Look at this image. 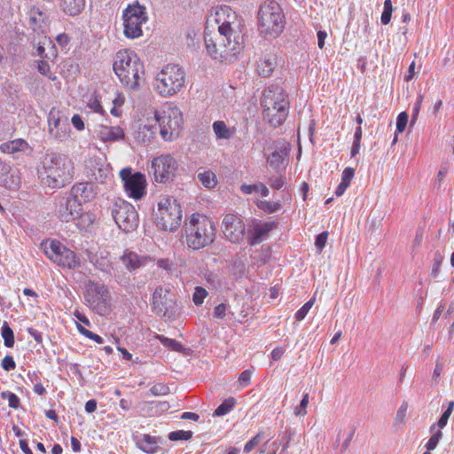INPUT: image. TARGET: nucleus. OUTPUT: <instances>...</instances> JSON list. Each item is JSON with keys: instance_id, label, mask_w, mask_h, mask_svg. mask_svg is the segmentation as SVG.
<instances>
[{"instance_id": "nucleus-1", "label": "nucleus", "mask_w": 454, "mask_h": 454, "mask_svg": "<svg viewBox=\"0 0 454 454\" xmlns=\"http://www.w3.org/2000/svg\"><path fill=\"white\" fill-rule=\"evenodd\" d=\"M204 39L208 54L214 59L221 61L235 57L243 49L244 44L243 36L240 34L222 30L220 27L213 33L207 27Z\"/></svg>"}, {"instance_id": "nucleus-2", "label": "nucleus", "mask_w": 454, "mask_h": 454, "mask_svg": "<svg viewBox=\"0 0 454 454\" xmlns=\"http://www.w3.org/2000/svg\"><path fill=\"white\" fill-rule=\"evenodd\" d=\"M39 174L48 187L59 189L72 181L74 164L67 156L51 153L46 154Z\"/></svg>"}, {"instance_id": "nucleus-3", "label": "nucleus", "mask_w": 454, "mask_h": 454, "mask_svg": "<svg viewBox=\"0 0 454 454\" xmlns=\"http://www.w3.org/2000/svg\"><path fill=\"white\" fill-rule=\"evenodd\" d=\"M113 68L120 82L131 90H138L144 82V65L130 51H119L114 57Z\"/></svg>"}, {"instance_id": "nucleus-4", "label": "nucleus", "mask_w": 454, "mask_h": 454, "mask_svg": "<svg viewBox=\"0 0 454 454\" xmlns=\"http://www.w3.org/2000/svg\"><path fill=\"white\" fill-rule=\"evenodd\" d=\"M184 236L188 247L202 249L211 245L216 234L215 223L201 214H193L184 223Z\"/></svg>"}, {"instance_id": "nucleus-5", "label": "nucleus", "mask_w": 454, "mask_h": 454, "mask_svg": "<svg viewBox=\"0 0 454 454\" xmlns=\"http://www.w3.org/2000/svg\"><path fill=\"white\" fill-rule=\"evenodd\" d=\"M289 104L287 95L279 85H270L263 91L261 106L270 126L277 128L283 124L289 114Z\"/></svg>"}, {"instance_id": "nucleus-6", "label": "nucleus", "mask_w": 454, "mask_h": 454, "mask_svg": "<svg viewBox=\"0 0 454 454\" xmlns=\"http://www.w3.org/2000/svg\"><path fill=\"white\" fill-rule=\"evenodd\" d=\"M185 83V71L179 65L168 64L156 74L153 87L161 97L168 98L180 92Z\"/></svg>"}, {"instance_id": "nucleus-7", "label": "nucleus", "mask_w": 454, "mask_h": 454, "mask_svg": "<svg viewBox=\"0 0 454 454\" xmlns=\"http://www.w3.org/2000/svg\"><path fill=\"white\" fill-rule=\"evenodd\" d=\"M259 30L265 36L275 38L283 30L285 16L280 4L273 0L265 1L260 7Z\"/></svg>"}, {"instance_id": "nucleus-8", "label": "nucleus", "mask_w": 454, "mask_h": 454, "mask_svg": "<svg viewBox=\"0 0 454 454\" xmlns=\"http://www.w3.org/2000/svg\"><path fill=\"white\" fill-rule=\"evenodd\" d=\"M154 222L163 231H176L182 222V210L176 200L169 197L160 199L154 211Z\"/></svg>"}, {"instance_id": "nucleus-9", "label": "nucleus", "mask_w": 454, "mask_h": 454, "mask_svg": "<svg viewBox=\"0 0 454 454\" xmlns=\"http://www.w3.org/2000/svg\"><path fill=\"white\" fill-rule=\"evenodd\" d=\"M154 118L159 124L160 136L165 141H173L179 137L184 122L179 107L168 106L162 112L155 113Z\"/></svg>"}, {"instance_id": "nucleus-10", "label": "nucleus", "mask_w": 454, "mask_h": 454, "mask_svg": "<svg viewBox=\"0 0 454 454\" xmlns=\"http://www.w3.org/2000/svg\"><path fill=\"white\" fill-rule=\"evenodd\" d=\"M44 254L59 267L74 270L80 266V260L69 248L59 240H47L42 244Z\"/></svg>"}, {"instance_id": "nucleus-11", "label": "nucleus", "mask_w": 454, "mask_h": 454, "mask_svg": "<svg viewBox=\"0 0 454 454\" xmlns=\"http://www.w3.org/2000/svg\"><path fill=\"white\" fill-rule=\"evenodd\" d=\"M84 299L86 304L100 316L106 315L110 310V295L104 284L88 281L85 286Z\"/></svg>"}, {"instance_id": "nucleus-12", "label": "nucleus", "mask_w": 454, "mask_h": 454, "mask_svg": "<svg viewBox=\"0 0 454 454\" xmlns=\"http://www.w3.org/2000/svg\"><path fill=\"white\" fill-rule=\"evenodd\" d=\"M112 215L118 227L124 232H131L138 226V215L130 203L118 200L112 207Z\"/></svg>"}, {"instance_id": "nucleus-13", "label": "nucleus", "mask_w": 454, "mask_h": 454, "mask_svg": "<svg viewBox=\"0 0 454 454\" xmlns=\"http://www.w3.org/2000/svg\"><path fill=\"white\" fill-rule=\"evenodd\" d=\"M124 35L130 39L142 35V25L146 22L147 16L141 5H129L123 12Z\"/></svg>"}, {"instance_id": "nucleus-14", "label": "nucleus", "mask_w": 454, "mask_h": 454, "mask_svg": "<svg viewBox=\"0 0 454 454\" xmlns=\"http://www.w3.org/2000/svg\"><path fill=\"white\" fill-rule=\"evenodd\" d=\"M120 176L123 182L125 192L129 197L140 200L145 195L146 179L140 172H132L130 168L121 170Z\"/></svg>"}, {"instance_id": "nucleus-15", "label": "nucleus", "mask_w": 454, "mask_h": 454, "mask_svg": "<svg viewBox=\"0 0 454 454\" xmlns=\"http://www.w3.org/2000/svg\"><path fill=\"white\" fill-rule=\"evenodd\" d=\"M153 308L156 315L170 319L177 312V305L170 297L168 290L159 286L153 294Z\"/></svg>"}, {"instance_id": "nucleus-16", "label": "nucleus", "mask_w": 454, "mask_h": 454, "mask_svg": "<svg viewBox=\"0 0 454 454\" xmlns=\"http://www.w3.org/2000/svg\"><path fill=\"white\" fill-rule=\"evenodd\" d=\"M152 169L156 182L167 183L175 176L177 162L172 156L163 154L152 160Z\"/></svg>"}, {"instance_id": "nucleus-17", "label": "nucleus", "mask_w": 454, "mask_h": 454, "mask_svg": "<svg viewBox=\"0 0 454 454\" xmlns=\"http://www.w3.org/2000/svg\"><path fill=\"white\" fill-rule=\"evenodd\" d=\"M48 127L51 137L59 141L67 140L71 131L68 118L55 109L49 114Z\"/></svg>"}, {"instance_id": "nucleus-18", "label": "nucleus", "mask_w": 454, "mask_h": 454, "mask_svg": "<svg viewBox=\"0 0 454 454\" xmlns=\"http://www.w3.org/2000/svg\"><path fill=\"white\" fill-rule=\"evenodd\" d=\"M223 232L232 243H239L245 237V223L242 218L234 214L224 215L222 223Z\"/></svg>"}, {"instance_id": "nucleus-19", "label": "nucleus", "mask_w": 454, "mask_h": 454, "mask_svg": "<svg viewBox=\"0 0 454 454\" xmlns=\"http://www.w3.org/2000/svg\"><path fill=\"white\" fill-rule=\"evenodd\" d=\"M69 195L82 207L83 204L92 201L98 195V187L90 182L75 183Z\"/></svg>"}, {"instance_id": "nucleus-20", "label": "nucleus", "mask_w": 454, "mask_h": 454, "mask_svg": "<svg viewBox=\"0 0 454 454\" xmlns=\"http://www.w3.org/2000/svg\"><path fill=\"white\" fill-rule=\"evenodd\" d=\"M82 207L76 202L70 195L60 201L57 208V216L63 223L74 221L81 214Z\"/></svg>"}, {"instance_id": "nucleus-21", "label": "nucleus", "mask_w": 454, "mask_h": 454, "mask_svg": "<svg viewBox=\"0 0 454 454\" xmlns=\"http://www.w3.org/2000/svg\"><path fill=\"white\" fill-rule=\"evenodd\" d=\"M236 12L227 5L221 6L215 12V22L218 24V27H222V30L230 31L233 34H240L237 30L238 26H236Z\"/></svg>"}, {"instance_id": "nucleus-22", "label": "nucleus", "mask_w": 454, "mask_h": 454, "mask_svg": "<svg viewBox=\"0 0 454 454\" xmlns=\"http://www.w3.org/2000/svg\"><path fill=\"white\" fill-rule=\"evenodd\" d=\"M47 15L39 7L32 6L27 12V26L39 36L46 34L48 27Z\"/></svg>"}, {"instance_id": "nucleus-23", "label": "nucleus", "mask_w": 454, "mask_h": 454, "mask_svg": "<svg viewBox=\"0 0 454 454\" xmlns=\"http://www.w3.org/2000/svg\"><path fill=\"white\" fill-rule=\"evenodd\" d=\"M87 176L98 183H105L110 176L108 165L101 161L100 159H90L87 165Z\"/></svg>"}, {"instance_id": "nucleus-24", "label": "nucleus", "mask_w": 454, "mask_h": 454, "mask_svg": "<svg viewBox=\"0 0 454 454\" xmlns=\"http://www.w3.org/2000/svg\"><path fill=\"white\" fill-rule=\"evenodd\" d=\"M41 35L38 43L34 47V54L40 57L42 59H45L53 61L58 56L57 48L51 38L46 36L45 34Z\"/></svg>"}, {"instance_id": "nucleus-25", "label": "nucleus", "mask_w": 454, "mask_h": 454, "mask_svg": "<svg viewBox=\"0 0 454 454\" xmlns=\"http://www.w3.org/2000/svg\"><path fill=\"white\" fill-rule=\"evenodd\" d=\"M88 258L96 268L104 271L110 272L112 270V262L110 253L104 249H99L96 253H92L90 250H86Z\"/></svg>"}, {"instance_id": "nucleus-26", "label": "nucleus", "mask_w": 454, "mask_h": 454, "mask_svg": "<svg viewBox=\"0 0 454 454\" xmlns=\"http://www.w3.org/2000/svg\"><path fill=\"white\" fill-rule=\"evenodd\" d=\"M121 261L128 270L133 271L145 266L149 261V257L141 256L132 251H125L121 256Z\"/></svg>"}, {"instance_id": "nucleus-27", "label": "nucleus", "mask_w": 454, "mask_h": 454, "mask_svg": "<svg viewBox=\"0 0 454 454\" xmlns=\"http://www.w3.org/2000/svg\"><path fill=\"white\" fill-rule=\"evenodd\" d=\"M273 226L274 223H255L250 231L249 244L254 246L263 241L268 233L273 229Z\"/></svg>"}, {"instance_id": "nucleus-28", "label": "nucleus", "mask_w": 454, "mask_h": 454, "mask_svg": "<svg viewBox=\"0 0 454 454\" xmlns=\"http://www.w3.org/2000/svg\"><path fill=\"white\" fill-rule=\"evenodd\" d=\"M124 131L119 126H101L98 131V137L104 142H114L124 137Z\"/></svg>"}, {"instance_id": "nucleus-29", "label": "nucleus", "mask_w": 454, "mask_h": 454, "mask_svg": "<svg viewBox=\"0 0 454 454\" xmlns=\"http://www.w3.org/2000/svg\"><path fill=\"white\" fill-rule=\"evenodd\" d=\"M160 442L161 441L159 438L144 434L137 441V446L146 454H156L160 450Z\"/></svg>"}, {"instance_id": "nucleus-30", "label": "nucleus", "mask_w": 454, "mask_h": 454, "mask_svg": "<svg viewBox=\"0 0 454 454\" xmlns=\"http://www.w3.org/2000/svg\"><path fill=\"white\" fill-rule=\"evenodd\" d=\"M276 67V56L271 53L263 55L257 62V72L260 75L269 77Z\"/></svg>"}, {"instance_id": "nucleus-31", "label": "nucleus", "mask_w": 454, "mask_h": 454, "mask_svg": "<svg viewBox=\"0 0 454 454\" xmlns=\"http://www.w3.org/2000/svg\"><path fill=\"white\" fill-rule=\"evenodd\" d=\"M28 143L22 138L13 139L0 145V151L4 153H15L19 152H27L29 149Z\"/></svg>"}, {"instance_id": "nucleus-32", "label": "nucleus", "mask_w": 454, "mask_h": 454, "mask_svg": "<svg viewBox=\"0 0 454 454\" xmlns=\"http://www.w3.org/2000/svg\"><path fill=\"white\" fill-rule=\"evenodd\" d=\"M59 6L66 14L77 16L85 7V0H60Z\"/></svg>"}, {"instance_id": "nucleus-33", "label": "nucleus", "mask_w": 454, "mask_h": 454, "mask_svg": "<svg viewBox=\"0 0 454 454\" xmlns=\"http://www.w3.org/2000/svg\"><path fill=\"white\" fill-rule=\"evenodd\" d=\"M213 131L218 139H230L236 132L234 127H228L223 121H215L213 125Z\"/></svg>"}, {"instance_id": "nucleus-34", "label": "nucleus", "mask_w": 454, "mask_h": 454, "mask_svg": "<svg viewBox=\"0 0 454 454\" xmlns=\"http://www.w3.org/2000/svg\"><path fill=\"white\" fill-rule=\"evenodd\" d=\"M288 150L286 146L281 147L279 150H275L270 153L268 158V163L270 167L278 168L285 164L286 158L287 157Z\"/></svg>"}, {"instance_id": "nucleus-35", "label": "nucleus", "mask_w": 454, "mask_h": 454, "mask_svg": "<svg viewBox=\"0 0 454 454\" xmlns=\"http://www.w3.org/2000/svg\"><path fill=\"white\" fill-rule=\"evenodd\" d=\"M198 178L204 187L207 189L215 188L217 184V178L215 174L208 169H204L198 173Z\"/></svg>"}, {"instance_id": "nucleus-36", "label": "nucleus", "mask_w": 454, "mask_h": 454, "mask_svg": "<svg viewBox=\"0 0 454 454\" xmlns=\"http://www.w3.org/2000/svg\"><path fill=\"white\" fill-rule=\"evenodd\" d=\"M240 191L244 194H251L254 192H260L263 197H267L270 192L266 185L261 183L254 184H242L240 186Z\"/></svg>"}, {"instance_id": "nucleus-37", "label": "nucleus", "mask_w": 454, "mask_h": 454, "mask_svg": "<svg viewBox=\"0 0 454 454\" xmlns=\"http://www.w3.org/2000/svg\"><path fill=\"white\" fill-rule=\"evenodd\" d=\"M75 220H77L76 225L80 230H87L94 223L95 215L91 213L83 212L82 210L81 214L77 215Z\"/></svg>"}, {"instance_id": "nucleus-38", "label": "nucleus", "mask_w": 454, "mask_h": 454, "mask_svg": "<svg viewBox=\"0 0 454 454\" xmlns=\"http://www.w3.org/2000/svg\"><path fill=\"white\" fill-rule=\"evenodd\" d=\"M236 404L233 397H228L215 409L214 416L221 417L230 412Z\"/></svg>"}, {"instance_id": "nucleus-39", "label": "nucleus", "mask_w": 454, "mask_h": 454, "mask_svg": "<svg viewBox=\"0 0 454 454\" xmlns=\"http://www.w3.org/2000/svg\"><path fill=\"white\" fill-rule=\"evenodd\" d=\"M1 335L4 339V346L7 348H12L15 342L14 333L6 322H4L2 325Z\"/></svg>"}, {"instance_id": "nucleus-40", "label": "nucleus", "mask_w": 454, "mask_h": 454, "mask_svg": "<svg viewBox=\"0 0 454 454\" xmlns=\"http://www.w3.org/2000/svg\"><path fill=\"white\" fill-rule=\"evenodd\" d=\"M49 60L50 59H43L36 61L37 71L42 75L48 77L51 81H55V80H57V76L53 73L51 72V67L48 62Z\"/></svg>"}, {"instance_id": "nucleus-41", "label": "nucleus", "mask_w": 454, "mask_h": 454, "mask_svg": "<svg viewBox=\"0 0 454 454\" xmlns=\"http://www.w3.org/2000/svg\"><path fill=\"white\" fill-rule=\"evenodd\" d=\"M309 402V394L306 393L303 395V397L299 404L294 410L295 416L298 417H304L307 414V407Z\"/></svg>"}, {"instance_id": "nucleus-42", "label": "nucleus", "mask_w": 454, "mask_h": 454, "mask_svg": "<svg viewBox=\"0 0 454 454\" xmlns=\"http://www.w3.org/2000/svg\"><path fill=\"white\" fill-rule=\"evenodd\" d=\"M263 432L260 431L255 436H254L250 441H248L244 447V451L249 453L252 451L262 440Z\"/></svg>"}, {"instance_id": "nucleus-43", "label": "nucleus", "mask_w": 454, "mask_h": 454, "mask_svg": "<svg viewBox=\"0 0 454 454\" xmlns=\"http://www.w3.org/2000/svg\"><path fill=\"white\" fill-rule=\"evenodd\" d=\"M1 396H2L3 399L8 400L9 406L11 408H13V409H18L19 408V406H20V399H19V397L15 394H13V393H12L10 391H3L1 393Z\"/></svg>"}, {"instance_id": "nucleus-44", "label": "nucleus", "mask_w": 454, "mask_h": 454, "mask_svg": "<svg viewBox=\"0 0 454 454\" xmlns=\"http://www.w3.org/2000/svg\"><path fill=\"white\" fill-rule=\"evenodd\" d=\"M125 102V97L121 93H117L115 98L113 99L114 106L111 109V114L114 116H120L121 112L119 111V108L122 106V105Z\"/></svg>"}, {"instance_id": "nucleus-45", "label": "nucleus", "mask_w": 454, "mask_h": 454, "mask_svg": "<svg viewBox=\"0 0 454 454\" xmlns=\"http://www.w3.org/2000/svg\"><path fill=\"white\" fill-rule=\"evenodd\" d=\"M314 302L315 298L310 299L295 313V318L297 321H301L305 318L308 312L312 308Z\"/></svg>"}, {"instance_id": "nucleus-46", "label": "nucleus", "mask_w": 454, "mask_h": 454, "mask_svg": "<svg viewBox=\"0 0 454 454\" xmlns=\"http://www.w3.org/2000/svg\"><path fill=\"white\" fill-rule=\"evenodd\" d=\"M192 437V431H184V430L171 432L168 435V438L171 441L189 440Z\"/></svg>"}, {"instance_id": "nucleus-47", "label": "nucleus", "mask_w": 454, "mask_h": 454, "mask_svg": "<svg viewBox=\"0 0 454 454\" xmlns=\"http://www.w3.org/2000/svg\"><path fill=\"white\" fill-rule=\"evenodd\" d=\"M207 295V292L206 289L200 286H197L192 296V301L196 305H200L203 303Z\"/></svg>"}, {"instance_id": "nucleus-48", "label": "nucleus", "mask_w": 454, "mask_h": 454, "mask_svg": "<svg viewBox=\"0 0 454 454\" xmlns=\"http://www.w3.org/2000/svg\"><path fill=\"white\" fill-rule=\"evenodd\" d=\"M454 409V402L451 401L449 403L447 410L442 413L440 419L438 420V427L440 428L444 427L447 425L448 419L451 415V412Z\"/></svg>"}, {"instance_id": "nucleus-49", "label": "nucleus", "mask_w": 454, "mask_h": 454, "mask_svg": "<svg viewBox=\"0 0 454 454\" xmlns=\"http://www.w3.org/2000/svg\"><path fill=\"white\" fill-rule=\"evenodd\" d=\"M158 338L164 346L171 348L172 350L179 351L182 348V345L173 339H168L163 336H159Z\"/></svg>"}, {"instance_id": "nucleus-50", "label": "nucleus", "mask_w": 454, "mask_h": 454, "mask_svg": "<svg viewBox=\"0 0 454 454\" xmlns=\"http://www.w3.org/2000/svg\"><path fill=\"white\" fill-rule=\"evenodd\" d=\"M408 114L405 112H402L398 114L396 119V130L399 133H402L404 131L407 122H408Z\"/></svg>"}, {"instance_id": "nucleus-51", "label": "nucleus", "mask_w": 454, "mask_h": 454, "mask_svg": "<svg viewBox=\"0 0 454 454\" xmlns=\"http://www.w3.org/2000/svg\"><path fill=\"white\" fill-rule=\"evenodd\" d=\"M448 173V167L447 166H442L441 169L437 173V176L434 181V188L439 189L442 184L444 177L446 176Z\"/></svg>"}, {"instance_id": "nucleus-52", "label": "nucleus", "mask_w": 454, "mask_h": 454, "mask_svg": "<svg viewBox=\"0 0 454 454\" xmlns=\"http://www.w3.org/2000/svg\"><path fill=\"white\" fill-rule=\"evenodd\" d=\"M88 106L95 113H98L100 114H104L105 113L103 106H101V103L97 97H92L90 98Z\"/></svg>"}, {"instance_id": "nucleus-53", "label": "nucleus", "mask_w": 454, "mask_h": 454, "mask_svg": "<svg viewBox=\"0 0 454 454\" xmlns=\"http://www.w3.org/2000/svg\"><path fill=\"white\" fill-rule=\"evenodd\" d=\"M406 411H407V403H403L396 412V415L395 418V424L403 425L404 423L405 417H406Z\"/></svg>"}, {"instance_id": "nucleus-54", "label": "nucleus", "mask_w": 454, "mask_h": 454, "mask_svg": "<svg viewBox=\"0 0 454 454\" xmlns=\"http://www.w3.org/2000/svg\"><path fill=\"white\" fill-rule=\"evenodd\" d=\"M355 176V169L352 168H346L341 176V182L348 184L349 186L351 180Z\"/></svg>"}, {"instance_id": "nucleus-55", "label": "nucleus", "mask_w": 454, "mask_h": 454, "mask_svg": "<svg viewBox=\"0 0 454 454\" xmlns=\"http://www.w3.org/2000/svg\"><path fill=\"white\" fill-rule=\"evenodd\" d=\"M150 392L153 395H166L168 393V387L164 384H156L150 388Z\"/></svg>"}, {"instance_id": "nucleus-56", "label": "nucleus", "mask_w": 454, "mask_h": 454, "mask_svg": "<svg viewBox=\"0 0 454 454\" xmlns=\"http://www.w3.org/2000/svg\"><path fill=\"white\" fill-rule=\"evenodd\" d=\"M2 367L7 372L14 370L16 368V364L13 357L11 356H6L2 360Z\"/></svg>"}, {"instance_id": "nucleus-57", "label": "nucleus", "mask_w": 454, "mask_h": 454, "mask_svg": "<svg viewBox=\"0 0 454 454\" xmlns=\"http://www.w3.org/2000/svg\"><path fill=\"white\" fill-rule=\"evenodd\" d=\"M327 237L328 233L326 231H324L317 236L315 245L319 250L325 247Z\"/></svg>"}, {"instance_id": "nucleus-58", "label": "nucleus", "mask_w": 454, "mask_h": 454, "mask_svg": "<svg viewBox=\"0 0 454 454\" xmlns=\"http://www.w3.org/2000/svg\"><path fill=\"white\" fill-rule=\"evenodd\" d=\"M442 436V433L440 431H438L437 433H435L430 439L429 441L427 442V450H434L436 446H437V443L440 440Z\"/></svg>"}, {"instance_id": "nucleus-59", "label": "nucleus", "mask_w": 454, "mask_h": 454, "mask_svg": "<svg viewBox=\"0 0 454 454\" xmlns=\"http://www.w3.org/2000/svg\"><path fill=\"white\" fill-rule=\"evenodd\" d=\"M252 372L250 370H246L242 372L239 377V381L241 385L247 386L251 380Z\"/></svg>"}, {"instance_id": "nucleus-60", "label": "nucleus", "mask_w": 454, "mask_h": 454, "mask_svg": "<svg viewBox=\"0 0 454 454\" xmlns=\"http://www.w3.org/2000/svg\"><path fill=\"white\" fill-rule=\"evenodd\" d=\"M226 314V306L224 303H221L215 308L214 317L223 318Z\"/></svg>"}, {"instance_id": "nucleus-61", "label": "nucleus", "mask_w": 454, "mask_h": 454, "mask_svg": "<svg viewBox=\"0 0 454 454\" xmlns=\"http://www.w3.org/2000/svg\"><path fill=\"white\" fill-rule=\"evenodd\" d=\"M261 204H262V209L268 210L269 212H275L280 207V204L276 203V202L271 203V202H267V201H265V202L261 201Z\"/></svg>"}, {"instance_id": "nucleus-62", "label": "nucleus", "mask_w": 454, "mask_h": 454, "mask_svg": "<svg viewBox=\"0 0 454 454\" xmlns=\"http://www.w3.org/2000/svg\"><path fill=\"white\" fill-rule=\"evenodd\" d=\"M157 265L163 269V270H166L168 271H171L172 269H173V263L170 260L168 259H160L157 262Z\"/></svg>"}, {"instance_id": "nucleus-63", "label": "nucleus", "mask_w": 454, "mask_h": 454, "mask_svg": "<svg viewBox=\"0 0 454 454\" xmlns=\"http://www.w3.org/2000/svg\"><path fill=\"white\" fill-rule=\"evenodd\" d=\"M71 121L74 128L78 130H82L84 129V123L80 115L74 114Z\"/></svg>"}, {"instance_id": "nucleus-64", "label": "nucleus", "mask_w": 454, "mask_h": 454, "mask_svg": "<svg viewBox=\"0 0 454 454\" xmlns=\"http://www.w3.org/2000/svg\"><path fill=\"white\" fill-rule=\"evenodd\" d=\"M270 184L273 189L279 190L284 186L285 181L283 177H276L271 178Z\"/></svg>"}]
</instances>
